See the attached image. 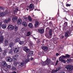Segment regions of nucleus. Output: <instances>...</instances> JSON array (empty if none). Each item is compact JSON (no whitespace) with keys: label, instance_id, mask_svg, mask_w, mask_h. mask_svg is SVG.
Wrapping results in <instances>:
<instances>
[{"label":"nucleus","instance_id":"11","mask_svg":"<svg viewBox=\"0 0 73 73\" xmlns=\"http://www.w3.org/2000/svg\"><path fill=\"white\" fill-rule=\"evenodd\" d=\"M6 60H7V62H11L12 61V59L10 57H7L6 58Z\"/></svg>","mask_w":73,"mask_h":73},{"label":"nucleus","instance_id":"10","mask_svg":"<svg viewBox=\"0 0 73 73\" xmlns=\"http://www.w3.org/2000/svg\"><path fill=\"white\" fill-rule=\"evenodd\" d=\"M20 50V49L19 48L17 47L15 49L14 48V51L15 53H17V52H19V50Z\"/></svg>","mask_w":73,"mask_h":73},{"label":"nucleus","instance_id":"57","mask_svg":"<svg viewBox=\"0 0 73 73\" xmlns=\"http://www.w3.org/2000/svg\"><path fill=\"white\" fill-rule=\"evenodd\" d=\"M16 11H19V8L18 7H17L16 8Z\"/></svg>","mask_w":73,"mask_h":73},{"label":"nucleus","instance_id":"4","mask_svg":"<svg viewBox=\"0 0 73 73\" xmlns=\"http://www.w3.org/2000/svg\"><path fill=\"white\" fill-rule=\"evenodd\" d=\"M1 37L0 38V43H2L4 41V37L3 36H2V32L1 31H0V36Z\"/></svg>","mask_w":73,"mask_h":73},{"label":"nucleus","instance_id":"3","mask_svg":"<svg viewBox=\"0 0 73 73\" xmlns=\"http://www.w3.org/2000/svg\"><path fill=\"white\" fill-rule=\"evenodd\" d=\"M2 14V16H5V15H10V11L9 10H8L7 9L5 11V12H3L1 13Z\"/></svg>","mask_w":73,"mask_h":73},{"label":"nucleus","instance_id":"9","mask_svg":"<svg viewBox=\"0 0 73 73\" xmlns=\"http://www.w3.org/2000/svg\"><path fill=\"white\" fill-rule=\"evenodd\" d=\"M29 8V12L31 11H33V5L32 4H30V5Z\"/></svg>","mask_w":73,"mask_h":73},{"label":"nucleus","instance_id":"41","mask_svg":"<svg viewBox=\"0 0 73 73\" xmlns=\"http://www.w3.org/2000/svg\"><path fill=\"white\" fill-rule=\"evenodd\" d=\"M65 57L66 58H69L70 57V55L68 54H66Z\"/></svg>","mask_w":73,"mask_h":73},{"label":"nucleus","instance_id":"46","mask_svg":"<svg viewBox=\"0 0 73 73\" xmlns=\"http://www.w3.org/2000/svg\"><path fill=\"white\" fill-rule=\"evenodd\" d=\"M60 61H61L62 62H63L64 63H66V61L64 60H60Z\"/></svg>","mask_w":73,"mask_h":73},{"label":"nucleus","instance_id":"32","mask_svg":"<svg viewBox=\"0 0 73 73\" xmlns=\"http://www.w3.org/2000/svg\"><path fill=\"white\" fill-rule=\"evenodd\" d=\"M29 53L30 54V56H32L33 53V51H30Z\"/></svg>","mask_w":73,"mask_h":73},{"label":"nucleus","instance_id":"59","mask_svg":"<svg viewBox=\"0 0 73 73\" xmlns=\"http://www.w3.org/2000/svg\"><path fill=\"white\" fill-rule=\"evenodd\" d=\"M1 24H2V23H0V28H1Z\"/></svg>","mask_w":73,"mask_h":73},{"label":"nucleus","instance_id":"26","mask_svg":"<svg viewBox=\"0 0 73 73\" xmlns=\"http://www.w3.org/2000/svg\"><path fill=\"white\" fill-rule=\"evenodd\" d=\"M53 41H54L55 40H58V38L55 37V38H53L52 39Z\"/></svg>","mask_w":73,"mask_h":73},{"label":"nucleus","instance_id":"22","mask_svg":"<svg viewBox=\"0 0 73 73\" xmlns=\"http://www.w3.org/2000/svg\"><path fill=\"white\" fill-rule=\"evenodd\" d=\"M22 25H23V26H25V27H27L28 24L26 22H23L22 23Z\"/></svg>","mask_w":73,"mask_h":73},{"label":"nucleus","instance_id":"56","mask_svg":"<svg viewBox=\"0 0 73 73\" xmlns=\"http://www.w3.org/2000/svg\"><path fill=\"white\" fill-rule=\"evenodd\" d=\"M55 59H56V58H55V57H53L52 58V60H55Z\"/></svg>","mask_w":73,"mask_h":73},{"label":"nucleus","instance_id":"7","mask_svg":"<svg viewBox=\"0 0 73 73\" xmlns=\"http://www.w3.org/2000/svg\"><path fill=\"white\" fill-rule=\"evenodd\" d=\"M14 28V26H13L12 25H9L8 26L7 29L8 30H13Z\"/></svg>","mask_w":73,"mask_h":73},{"label":"nucleus","instance_id":"21","mask_svg":"<svg viewBox=\"0 0 73 73\" xmlns=\"http://www.w3.org/2000/svg\"><path fill=\"white\" fill-rule=\"evenodd\" d=\"M20 41V38L19 37L16 38L15 40V42H17Z\"/></svg>","mask_w":73,"mask_h":73},{"label":"nucleus","instance_id":"17","mask_svg":"<svg viewBox=\"0 0 73 73\" xmlns=\"http://www.w3.org/2000/svg\"><path fill=\"white\" fill-rule=\"evenodd\" d=\"M17 16H16L14 18L13 17V19H12V20L13 22H14V23H15V22L17 21Z\"/></svg>","mask_w":73,"mask_h":73},{"label":"nucleus","instance_id":"5","mask_svg":"<svg viewBox=\"0 0 73 73\" xmlns=\"http://www.w3.org/2000/svg\"><path fill=\"white\" fill-rule=\"evenodd\" d=\"M41 48L42 50H44V51H47L48 49V47L46 46H45L44 45H42L41 46Z\"/></svg>","mask_w":73,"mask_h":73},{"label":"nucleus","instance_id":"34","mask_svg":"<svg viewBox=\"0 0 73 73\" xmlns=\"http://www.w3.org/2000/svg\"><path fill=\"white\" fill-rule=\"evenodd\" d=\"M24 42L23 41H21L20 40L19 42V43L20 45H22V44H24Z\"/></svg>","mask_w":73,"mask_h":73},{"label":"nucleus","instance_id":"63","mask_svg":"<svg viewBox=\"0 0 73 73\" xmlns=\"http://www.w3.org/2000/svg\"><path fill=\"white\" fill-rule=\"evenodd\" d=\"M49 19L50 20H52V19H53V18H50H50H49Z\"/></svg>","mask_w":73,"mask_h":73},{"label":"nucleus","instance_id":"61","mask_svg":"<svg viewBox=\"0 0 73 73\" xmlns=\"http://www.w3.org/2000/svg\"><path fill=\"white\" fill-rule=\"evenodd\" d=\"M2 16V15L1 14V13H0V17Z\"/></svg>","mask_w":73,"mask_h":73},{"label":"nucleus","instance_id":"48","mask_svg":"<svg viewBox=\"0 0 73 73\" xmlns=\"http://www.w3.org/2000/svg\"><path fill=\"white\" fill-rule=\"evenodd\" d=\"M0 9H1L3 10V11H4V10L5 9V8H4V7H0Z\"/></svg>","mask_w":73,"mask_h":73},{"label":"nucleus","instance_id":"25","mask_svg":"<svg viewBox=\"0 0 73 73\" xmlns=\"http://www.w3.org/2000/svg\"><path fill=\"white\" fill-rule=\"evenodd\" d=\"M28 20L29 21H32V19L31 18V16H29L28 17Z\"/></svg>","mask_w":73,"mask_h":73},{"label":"nucleus","instance_id":"19","mask_svg":"<svg viewBox=\"0 0 73 73\" xmlns=\"http://www.w3.org/2000/svg\"><path fill=\"white\" fill-rule=\"evenodd\" d=\"M1 65L2 66H6L7 65V64L5 62H3L2 63Z\"/></svg>","mask_w":73,"mask_h":73},{"label":"nucleus","instance_id":"40","mask_svg":"<svg viewBox=\"0 0 73 73\" xmlns=\"http://www.w3.org/2000/svg\"><path fill=\"white\" fill-rule=\"evenodd\" d=\"M71 59H68L67 60L66 62H67L68 63H69V62H71Z\"/></svg>","mask_w":73,"mask_h":73},{"label":"nucleus","instance_id":"55","mask_svg":"<svg viewBox=\"0 0 73 73\" xmlns=\"http://www.w3.org/2000/svg\"><path fill=\"white\" fill-rule=\"evenodd\" d=\"M31 57V56L29 54H28L27 56V58H29V57Z\"/></svg>","mask_w":73,"mask_h":73},{"label":"nucleus","instance_id":"53","mask_svg":"<svg viewBox=\"0 0 73 73\" xmlns=\"http://www.w3.org/2000/svg\"><path fill=\"white\" fill-rule=\"evenodd\" d=\"M54 42L55 44H57V41H55V40L54 41Z\"/></svg>","mask_w":73,"mask_h":73},{"label":"nucleus","instance_id":"31","mask_svg":"<svg viewBox=\"0 0 73 73\" xmlns=\"http://www.w3.org/2000/svg\"><path fill=\"white\" fill-rule=\"evenodd\" d=\"M68 25V22H65L64 25H63V26L64 27H65L66 26H67Z\"/></svg>","mask_w":73,"mask_h":73},{"label":"nucleus","instance_id":"38","mask_svg":"<svg viewBox=\"0 0 73 73\" xmlns=\"http://www.w3.org/2000/svg\"><path fill=\"white\" fill-rule=\"evenodd\" d=\"M15 30L16 32L17 31H18V27L17 26H15Z\"/></svg>","mask_w":73,"mask_h":73},{"label":"nucleus","instance_id":"37","mask_svg":"<svg viewBox=\"0 0 73 73\" xmlns=\"http://www.w3.org/2000/svg\"><path fill=\"white\" fill-rule=\"evenodd\" d=\"M28 49V47L27 46H25L23 47V50L24 51H25Z\"/></svg>","mask_w":73,"mask_h":73},{"label":"nucleus","instance_id":"33","mask_svg":"<svg viewBox=\"0 0 73 73\" xmlns=\"http://www.w3.org/2000/svg\"><path fill=\"white\" fill-rule=\"evenodd\" d=\"M31 35V33L30 32H28L27 33V36H29Z\"/></svg>","mask_w":73,"mask_h":73},{"label":"nucleus","instance_id":"1","mask_svg":"<svg viewBox=\"0 0 73 73\" xmlns=\"http://www.w3.org/2000/svg\"><path fill=\"white\" fill-rule=\"evenodd\" d=\"M66 69H67V71L70 72L73 69V66L72 65H67L65 67Z\"/></svg>","mask_w":73,"mask_h":73},{"label":"nucleus","instance_id":"30","mask_svg":"<svg viewBox=\"0 0 73 73\" xmlns=\"http://www.w3.org/2000/svg\"><path fill=\"white\" fill-rule=\"evenodd\" d=\"M13 12L14 14H15L16 12H17V11H16V9H13Z\"/></svg>","mask_w":73,"mask_h":73},{"label":"nucleus","instance_id":"58","mask_svg":"<svg viewBox=\"0 0 73 73\" xmlns=\"http://www.w3.org/2000/svg\"><path fill=\"white\" fill-rule=\"evenodd\" d=\"M30 60L31 61H32V60H33V58H31Z\"/></svg>","mask_w":73,"mask_h":73},{"label":"nucleus","instance_id":"64","mask_svg":"<svg viewBox=\"0 0 73 73\" xmlns=\"http://www.w3.org/2000/svg\"><path fill=\"white\" fill-rule=\"evenodd\" d=\"M13 73H17V72L15 71H14L13 72Z\"/></svg>","mask_w":73,"mask_h":73},{"label":"nucleus","instance_id":"47","mask_svg":"<svg viewBox=\"0 0 73 73\" xmlns=\"http://www.w3.org/2000/svg\"><path fill=\"white\" fill-rule=\"evenodd\" d=\"M13 50L12 49H11L9 52V53H10V54L12 53L13 52Z\"/></svg>","mask_w":73,"mask_h":73},{"label":"nucleus","instance_id":"39","mask_svg":"<svg viewBox=\"0 0 73 73\" xmlns=\"http://www.w3.org/2000/svg\"><path fill=\"white\" fill-rule=\"evenodd\" d=\"M30 51V50L28 48L25 51L26 52V53H29Z\"/></svg>","mask_w":73,"mask_h":73},{"label":"nucleus","instance_id":"14","mask_svg":"<svg viewBox=\"0 0 73 73\" xmlns=\"http://www.w3.org/2000/svg\"><path fill=\"white\" fill-rule=\"evenodd\" d=\"M65 58H66V56L64 55H62L59 57V61H61V60H63V59H65Z\"/></svg>","mask_w":73,"mask_h":73},{"label":"nucleus","instance_id":"52","mask_svg":"<svg viewBox=\"0 0 73 73\" xmlns=\"http://www.w3.org/2000/svg\"><path fill=\"white\" fill-rule=\"evenodd\" d=\"M58 56H60V54H58V53H56V56H57V57H58Z\"/></svg>","mask_w":73,"mask_h":73},{"label":"nucleus","instance_id":"8","mask_svg":"<svg viewBox=\"0 0 73 73\" xmlns=\"http://www.w3.org/2000/svg\"><path fill=\"white\" fill-rule=\"evenodd\" d=\"M70 33L68 31H67L65 34V36L66 37H68V36H70Z\"/></svg>","mask_w":73,"mask_h":73},{"label":"nucleus","instance_id":"27","mask_svg":"<svg viewBox=\"0 0 73 73\" xmlns=\"http://www.w3.org/2000/svg\"><path fill=\"white\" fill-rule=\"evenodd\" d=\"M34 38L36 40V41H37V43H40V39L36 38Z\"/></svg>","mask_w":73,"mask_h":73},{"label":"nucleus","instance_id":"45","mask_svg":"<svg viewBox=\"0 0 73 73\" xmlns=\"http://www.w3.org/2000/svg\"><path fill=\"white\" fill-rule=\"evenodd\" d=\"M36 73H42V70L39 69L38 71L36 72Z\"/></svg>","mask_w":73,"mask_h":73},{"label":"nucleus","instance_id":"29","mask_svg":"<svg viewBox=\"0 0 73 73\" xmlns=\"http://www.w3.org/2000/svg\"><path fill=\"white\" fill-rule=\"evenodd\" d=\"M7 50H4L3 51V54L4 56L6 54V53H7Z\"/></svg>","mask_w":73,"mask_h":73},{"label":"nucleus","instance_id":"51","mask_svg":"<svg viewBox=\"0 0 73 73\" xmlns=\"http://www.w3.org/2000/svg\"><path fill=\"white\" fill-rule=\"evenodd\" d=\"M66 7H70V6H71V4H67L66 5Z\"/></svg>","mask_w":73,"mask_h":73},{"label":"nucleus","instance_id":"6","mask_svg":"<svg viewBox=\"0 0 73 73\" xmlns=\"http://www.w3.org/2000/svg\"><path fill=\"white\" fill-rule=\"evenodd\" d=\"M49 36L48 37V38L49 39L51 38L52 36V29L49 30Z\"/></svg>","mask_w":73,"mask_h":73},{"label":"nucleus","instance_id":"43","mask_svg":"<svg viewBox=\"0 0 73 73\" xmlns=\"http://www.w3.org/2000/svg\"><path fill=\"white\" fill-rule=\"evenodd\" d=\"M11 69L12 70H16V68L15 67H13Z\"/></svg>","mask_w":73,"mask_h":73},{"label":"nucleus","instance_id":"44","mask_svg":"<svg viewBox=\"0 0 73 73\" xmlns=\"http://www.w3.org/2000/svg\"><path fill=\"white\" fill-rule=\"evenodd\" d=\"M6 66L7 68H8L9 69H10L11 67V66L10 65H7Z\"/></svg>","mask_w":73,"mask_h":73},{"label":"nucleus","instance_id":"50","mask_svg":"<svg viewBox=\"0 0 73 73\" xmlns=\"http://www.w3.org/2000/svg\"><path fill=\"white\" fill-rule=\"evenodd\" d=\"M3 70H4V71H5V72H7V70H8V69L6 68H5L3 69Z\"/></svg>","mask_w":73,"mask_h":73},{"label":"nucleus","instance_id":"36","mask_svg":"<svg viewBox=\"0 0 73 73\" xmlns=\"http://www.w3.org/2000/svg\"><path fill=\"white\" fill-rule=\"evenodd\" d=\"M18 57V55H16L14 56V60H17V57Z\"/></svg>","mask_w":73,"mask_h":73},{"label":"nucleus","instance_id":"23","mask_svg":"<svg viewBox=\"0 0 73 73\" xmlns=\"http://www.w3.org/2000/svg\"><path fill=\"white\" fill-rule=\"evenodd\" d=\"M8 44V41L7 40H5V46H7Z\"/></svg>","mask_w":73,"mask_h":73},{"label":"nucleus","instance_id":"24","mask_svg":"<svg viewBox=\"0 0 73 73\" xmlns=\"http://www.w3.org/2000/svg\"><path fill=\"white\" fill-rule=\"evenodd\" d=\"M13 42H11L9 43V46L10 48H12V47H13Z\"/></svg>","mask_w":73,"mask_h":73},{"label":"nucleus","instance_id":"12","mask_svg":"<svg viewBox=\"0 0 73 73\" xmlns=\"http://www.w3.org/2000/svg\"><path fill=\"white\" fill-rule=\"evenodd\" d=\"M11 21V18H9L8 19H7L4 20L3 21L5 23H8L9 22Z\"/></svg>","mask_w":73,"mask_h":73},{"label":"nucleus","instance_id":"49","mask_svg":"<svg viewBox=\"0 0 73 73\" xmlns=\"http://www.w3.org/2000/svg\"><path fill=\"white\" fill-rule=\"evenodd\" d=\"M30 60V59H27L25 60V62H28Z\"/></svg>","mask_w":73,"mask_h":73},{"label":"nucleus","instance_id":"35","mask_svg":"<svg viewBox=\"0 0 73 73\" xmlns=\"http://www.w3.org/2000/svg\"><path fill=\"white\" fill-rule=\"evenodd\" d=\"M24 63L23 62H22L20 64V66L21 67H22L24 66Z\"/></svg>","mask_w":73,"mask_h":73},{"label":"nucleus","instance_id":"15","mask_svg":"<svg viewBox=\"0 0 73 73\" xmlns=\"http://www.w3.org/2000/svg\"><path fill=\"white\" fill-rule=\"evenodd\" d=\"M35 24L34 25L35 28H37L38 25H39V22L38 21H36L35 22Z\"/></svg>","mask_w":73,"mask_h":73},{"label":"nucleus","instance_id":"62","mask_svg":"<svg viewBox=\"0 0 73 73\" xmlns=\"http://www.w3.org/2000/svg\"><path fill=\"white\" fill-rule=\"evenodd\" d=\"M2 51V50H1V48H0V52H1Z\"/></svg>","mask_w":73,"mask_h":73},{"label":"nucleus","instance_id":"60","mask_svg":"<svg viewBox=\"0 0 73 73\" xmlns=\"http://www.w3.org/2000/svg\"><path fill=\"white\" fill-rule=\"evenodd\" d=\"M61 37L62 38H64V36L63 35H62L61 36Z\"/></svg>","mask_w":73,"mask_h":73},{"label":"nucleus","instance_id":"13","mask_svg":"<svg viewBox=\"0 0 73 73\" xmlns=\"http://www.w3.org/2000/svg\"><path fill=\"white\" fill-rule=\"evenodd\" d=\"M17 24L18 25H21L22 24V20L21 19H19L17 20Z\"/></svg>","mask_w":73,"mask_h":73},{"label":"nucleus","instance_id":"54","mask_svg":"<svg viewBox=\"0 0 73 73\" xmlns=\"http://www.w3.org/2000/svg\"><path fill=\"white\" fill-rule=\"evenodd\" d=\"M14 65L15 66H17V63H14Z\"/></svg>","mask_w":73,"mask_h":73},{"label":"nucleus","instance_id":"2","mask_svg":"<svg viewBox=\"0 0 73 73\" xmlns=\"http://www.w3.org/2000/svg\"><path fill=\"white\" fill-rule=\"evenodd\" d=\"M41 64L43 66H45L46 64H47L48 65L50 64V60L47 59V60L44 62L43 61L41 62Z\"/></svg>","mask_w":73,"mask_h":73},{"label":"nucleus","instance_id":"20","mask_svg":"<svg viewBox=\"0 0 73 73\" xmlns=\"http://www.w3.org/2000/svg\"><path fill=\"white\" fill-rule=\"evenodd\" d=\"M38 31L40 32L41 33H43L44 32V30L43 29H38Z\"/></svg>","mask_w":73,"mask_h":73},{"label":"nucleus","instance_id":"18","mask_svg":"<svg viewBox=\"0 0 73 73\" xmlns=\"http://www.w3.org/2000/svg\"><path fill=\"white\" fill-rule=\"evenodd\" d=\"M7 24H3L2 25V28L3 29H5V28H7Z\"/></svg>","mask_w":73,"mask_h":73},{"label":"nucleus","instance_id":"16","mask_svg":"<svg viewBox=\"0 0 73 73\" xmlns=\"http://www.w3.org/2000/svg\"><path fill=\"white\" fill-rule=\"evenodd\" d=\"M60 69V68H56L55 70H52L51 73H56V72H57V71H58Z\"/></svg>","mask_w":73,"mask_h":73},{"label":"nucleus","instance_id":"28","mask_svg":"<svg viewBox=\"0 0 73 73\" xmlns=\"http://www.w3.org/2000/svg\"><path fill=\"white\" fill-rule=\"evenodd\" d=\"M28 26L30 28H33V25L32 23H30L28 25Z\"/></svg>","mask_w":73,"mask_h":73},{"label":"nucleus","instance_id":"42","mask_svg":"<svg viewBox=\"0 0 73 73\" xmlns=\"http://www.w3.org/2000/svg\"><path fill=\"white\" fill-rule=\"evenodd\" d=\"M21 30L22 31H26V28L25 27H24L22 28Z\"/></svg>","mask_w":73,"mask_h":73}]
</instances>
